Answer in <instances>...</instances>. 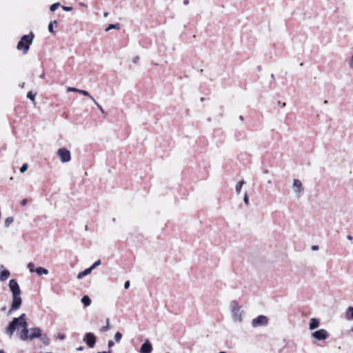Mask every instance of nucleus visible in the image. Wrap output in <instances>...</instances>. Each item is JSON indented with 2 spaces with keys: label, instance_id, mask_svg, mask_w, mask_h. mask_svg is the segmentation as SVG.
I'll use <instances>...</instances> for the list:
<instances>
[{
  "label": "nucleus",
  "instance_id": "nucleus-41",
  "mask_svg": "<svg viewBox=\"0 0 353 353\" xmlns=\"http://www.w3.org/2000/svg\"><path fill=\"white\" fill-rule=\"evenodd\" d=\"M114 345V342L112 341H109L108 342V347L110 348Z\"/></svg>",
  "mask_w": 353,
  "mask_h": 353
},
{
  "label": "nucleus",
  "instance_id": "nucleus-13",
  "mask_svg": "<svg viewBox=\"0 0 353 353\" xmlns=\"http://www.w3.org/2000/svg\"><path fill=\"white\" fill-rule=\"evenodd\" d=\"M319 326V320L318 319L312 318L310 321L309 328L310 330H314Z\"/></svg>",
  "mask_w": 353,
  "mask_h": 353
},
{
  "label": "nucleus",
  "instance_id": "nucleus-8",
  "mask_svg": "<svg viewBox=\"0 0 353 353\" xmlns=\"http://www.w3.org/2000/svg\"><path fill=\"white\" fill-rule=\"evenodd\" d=\"M268 324V319L265 316L260 315L256 318L254 319L252 321L253 327H259Z\"/></svg>",
  "mask_w": 353,
  "mask_h": 353
},
{
  "label": "nucleus",
  "instance_id": "nucleus-31",
  "mask_svg": "<svg viewBox=\"0 0 353 353\" xmlns=\"http://www.w3.org/2000/svg\"><path fill=\"white\" fill-rule=\"evenodd\" d=\"M92 101L96 104V105L97 106V108L99 109V110L103 113V114H105L104 110L103 109V108L99 104V103L94 99V100H92Z\"/></svg>",
  "mask_w": 353,
  "mask_h": 353
},
{
  "label": "nucleus",
  "instance_id": "nucleus-28",
  "mask_svg": "<svg viewBox=\"0 0 353 353\" xmlns=\"http://www.w3.org/2000/svg\"><path fill=\"white\" fill-rule=\"evenodd\" d=\"M99 265H101V260H98L97 261H95L90 267V268L92 270V271L96 268L97 266H99Z\"/></svg>",
  "mask_w": 353,
  "mask_h": 353
},
{
  "label": "nucleus",
  "instance_id": "nucleus-52",
  "mask_svg": "<svg viewBox=\"0 0 353 353\" xmlns=\"http://www.w3.org/2000/svg\"><path fill=\"white\" fill-rule=\"evenodd\" d=\"M282 106H283V107L285 106V103H283L282 104Z\"/></svg>",
  "mask_w": 353,
  "mask_h": 353
},
{
  "label": "nucleus",
  "instance_id": "nucleus-4",
  "mask_svg": "<svg viewBox=\"0 0 353 353\" xmlns=\"http://www.w3.org/2000/svg\"><path fill=\"white\" fill-rule=\"evenodd\" d=\"M230 310L233 321L236 322L242 321V315L243 311L242 310L241 307L238 304V303L236 301H232L230 302Z\"/></svg>",
  "mask_w": 353,
  "mask_h": 353
},
{
  "label": "nucleus",
  "instance_id": "nucleus-14",
  "mask_svg": "<svg viewBox=\"0 0 353 353\" xmlns=\"http://www.w3.org/2000/svg\"><path fill=\"white\" fill-rule=\"evenodd\" d=\"M10 275V273L8 270H3L0 274V281H4L7 280L9 278Z\"/></svg>",
  "mask_w": 353,
  "mask_h": 353
},
{
  "label": "nucleus",
  "instance_id": "nucleus-12",
  "mask_svg": "<svg viewBox=\"0 0 353 353\" xmlns=\"http://www.w3.org/2000/svg\"><path fill=\"white\" fill-rule=\"evenodd\" d=\"M345 317L347 321L353 320V307L349 306L345 312Z\"/></svg>",
  "mask_w": 353,
  "mask_h": 353
},
{
  "label": "nucleus",
  "instance_id": "nucleus-39",
  "mask_svg": "<svg viewBox=\"0 0 353 353\" xmlns=\"http://www.w3.org/2000/svg\"><path fill=\"white\" fill-rule=\"evenodd\" d=\"M27 202H28V200H27L26 199H23V200L21 201V205H22L23 206H25V205L27 204Z\"/></svg>",
  "mask_w": 353,
  "mask_h": 353
},
{
  "label": "nucleus",
  "instance_id": "nucleus-44",
  "mask_svg": "<svg viewBox=\"0 0 353 353\" xmlns=\"http://www.w3.org/2000/svg\"><path fill=\"white\" fill-rule=\"evenodd\" d=\"M347 238L348 240H352V236L351 235H348L347 236Z\"/></svg>",
  "mask_w": 353,
  "mask_h": 353
},
{
  "label": "nucleus",
  "instance_id": "nucleus-24",
  "mask_svg": "<svg viewBox=\"0 0 353 353\" xmlns=\"http://www.w3.org/2000/svg\"><path fill=\"white\" fill-rule=\"evenodd\" d=\"M35 96L36 93H32V92H28L27 94V97L30 99L32 101H34Z\"/></svg>",
  "mask_w": 353,
  "mask_h": 353
},
{
  "label": "nucleus",
  "instance_id": "nucleus-9",
  "mask_svg": "<svg viewBox=\"0 0 353 353\" xmlns=\"http://www.w3.org/2000/svg\"><path fill=\"white\" fill-rule=\"evenodd\" d=\"M83 340L90 347H93L96 343V337L91 332L86 333Z\"/></svg>",
  "mask_w": 353,
  "mask_h": 353
},
{
  "label": "nucleus",
  "instance_id": "nucleus-23",
  "mask_svg": "<svg viewBox=\"0 0 353 353\" xmlns=\"http://www.w3.org/2000/svg\"><path fill=\"white\" fill-rule=\"evenodd\" d=\"M54 24H57V20H54V21H51L48 25V31L51 33H54V30H53V25Z\"/></svg>",
  "mask_w": 353,
  "mask_h": 353
},
{
  "label": "nucleus",
  "instance_id": "nucleus-22",
  "mask_svg": "<svg viewBox=\"0 0 353 353\" xmlns=\"http://www.w3.org/2000/svg\"><path fill=\"white\" fill-rule=\"evenodd\" d=\"M78 93L81 94H83L84 96H87L92 101L94 100V98L92 95H90L89 94V92L86 90H78Z\"/></svg>",
  "mask_w": 353,
  "mask_h": 353
},
{
  "label": "nucleus",
  "instance_id": "nucleus-15",
  "mask_svg": "<svg viewBox=\"0 0 353 353\" xmlns=\"http://www.w3.org/2000/svg\"><path fill=\"white\" fill-rule=\"evenodd\" d=\"M92 272V270L88 268L85 270H84L83 271L79 272L77 275V279H81L82 278H83L84 276L88 275L89 274H90Z\"/></svg>",
  "mask_w": 353,
  "mask_h": 353
},
{
  "label": "nucleus",
  "instance_id": "nucleus-46",
  "mask_svg": "<svg viewBox=\"0 0 353 353\" xmlns=\"http://www.w3.org/2000/svg\"><path fill=\"white\" fill-rule=\"evenodd\" d=\"M108 15V12H105V13L103 14V16H104L105 17H106Z\"/></svg>",
  "mask_w": 353,
  "mask_h": 353
},
{
  "label": "nucleus",
  "instance_id": "nucleus-17",
  "mask_svg": "<svg viewBox=\"0 0 353 353\" xmlns=\"http://www.w3.org/2000/svg\"><path fill=\"white\" fill-rule=\"evenodd\" d=\"M81 303L84 306L88 307L91 304V299L88 296L85 295L81 299Z\"/></svg>",
  "mask_w": 353,
  "mask_h": 353
},
{
  "label": "nucleus",
  "instance_id": "nucleus-25",
  "mask_svg": "<svg viewBox=\"0 0 353 353\" xmlns=\"http://www.w3.org/2000/svg\"><path fill=\"white\" fill-rule=\"evenodd\" d=\"M122 338V334L119 332H117L114 335V340L116 342L119 343Z\"/></svg>",
  "mask_w": 353,
  "mask_h": 353
},
{
  "label": "nucleus",
  "instance_id": "nucleus-30",
  "mask_svg": "<svg viewBox=\"0 0 353 353\" xmlns=\"http://www.w3.org/2000/svg\"><path fill=\"white\" fill-rule=\"evenodd\" d=\"M28 268L29 269L30 272H35L34 265L31 262L28 263Z\"/></svg>",
  "mask_w": 353,
  "mask_h": 353
},
{
  "label": "nucleus",
  "instance_id": "nucleus-7",
  "mask_svg": "<svg viewBox=\"0 0 353 353\" xmlns=\"http://www.w3.org/2000/svg\"><path fill=\"white\" fill-rule=\"evenodd\" d=\"M312 336L317 341H323L328 338L329 334L325 329H321L312 333Z\"/></svg>",
  "mask_w": 353,
  "mask_h": 353
},
{
  "label": "nucleus",
  "instance_id": "nucleus-38",
  "mask_svg": "<svg viewBox=\"0 0 353 353\" xmlns=\"http://www.w3.org/2000/svg\"><path fill=\"white\" fill-rule=\"evenodd\" d=\"M319 246H318V245H312V250L313 251H317V250H319Z\"/></svg>",
  "mask_w": 353,
  "mask_h": 353
},
{
  "label": "nucleus",
  "instance_id": "nucleus-37",
  "mask_svg": "<svg viewBox=\"0 0 353 353\" xmlns=\"http://www.w3.org/2000/svg\"><path fill=\"white\" fill-rule=\"evenodd\" d=\"M139 57L137 56V57H135L133 59L132 62H133L134 63H137L139 61Z\"/></svg>",
  "mask_w": 353,
  "mask_h": 353
},
{
  "label": "nucleus",
  "instance_id": "nucleus-45",
  "mask_svg": "<svg viewBox=\"0 0 353 353\" xmlns=\"http://www.w3.org/2000/svg\"><path fill=\"white\" fill-rule=\"evenodd\" d=\"M44 76H45V74H44V73H43V74H41L39 76V77H40L41 79H43V78H44Z\"/></svg>",
  "mask_w": 353,
  "mask_h": 353
},
{
  "label": "nucleus",
  "instance_id": "nucleus-33",
  "mask_svg": "<svg viewBox=\"0 0 353 353\" xmlns=\"http://www.w3.org/2000/svg\"><path fill=\"white\" fill-rule=\"evenodd\" d=\"M65 338V335L63 333H59L57 335V339L59 340H63Z\"/></svg>",
  "mask_w": 353,
  "mask_h": 353
},
{
  "label": "nucleus",
  "instance_id": "nucleus-48",
  "mask_svg": "<svg viewBox=\"0 0 353 353\" xmlns=\"http://www.w3.org/2000/svg\"><path fill=\"white\" fill-rule=\"evenodd\" d=\"M239 118H240V120H241V121H243V116H240V117H239Z\"/></svg>",
  "mask_w": 353,
  "mask_h": 353
},
{
  "label": "nucleus",
  "instance_id": "nucleus-21",
  "mask_svg": "<svg viewBox=\"0 0 353 353\" xmlns=\"http://www.w3.org/2000/svg\"><path fill=\"white\" fill-rule=\"evenodd\" d=\"M120 28V24L116 23V24H110L108 27L105 30V32H108L112 29H117L119 30Z\"/></svg>",
  "mask_w": 353,
  "mask_h": 353
},
{
  "label": "nucleus",
  "instance_id": "nucleus-54",
  "mask_svg": "<svg viewBox=\"0 0 353 353\" xmlns=\"http://www.w3.org/2000/svg\"><path fill=\"white\" fill-rule=\"evenodd\" d=\"M219 353H226V352H220Z\"/></svg>",
  "mask_w": 353,
  "mask_h": 353
},
{
  "label": "nucleus",
  "instance_id": "nucleus-11",
  "mask_svg": "<svg viewBox=\"0 0 353 353\" xmlns=\"http://www.w3.org/2000/svg\"><path fill=\"white\" fill-rule=\"evenodd\" d=\"M152 346L151 343L148 341H147L143 344H142L141 349H140V352L141 353H150L152 352Z\"/></svg>",
  "mask_w": 353,
  "mask_h": 353
},
{
  "label": "nucleus",
  "instance_id": "nucleus-42",
  "mask_svg": "<svg viewBox=\"0 0 353 353\" xmlns=\"http://www.w3.org/2000/svg\"><path fill=\"white\" fill-rule=\"evenodd\" d=\"M83 350V347H82V346H80V347L77 348V351H82Z\"/></svg>",
  "mask_w": 353,
  "mask_h": 353
},
{
  "label": "nucleus",
  "instance_id": "nucleus-32",
  "mask_svg": "<svg viewBox=\"0 0 353 353\" xmlns=\"http://www.w3.org/2000/svg\"><path fill=\"white\" fill-rule=\"evenodd\" d=\"M244 202L246 205L249 204V199L247 192H245L243 197Z\"/></svg>",
  "mask_w": 353,
  "mask_h": 353
},
{
  "label": "nucleus",
  "instance_id": "nucleus-5",
  "mask_svg": "<svg viewBox=\"0 0 353 353\" xmlns=\"http://www.w3.org/2000/svg\"><path fill=\"white\" fill-rule=\"evenodd\" d=\"M292 190L297 198L301 197L304 192V188L302 182L299 179H294Z\"/></svg>",
  "mask_w": 353,
  "mask_h": 353
},
{
  "label": "nucleus",
  "instance_id": "nucleus-29",
  "mask_svg": "<svg viewBox=\"0 0 353 353\" xmlns=\"http://www.w3.org/2000/svg\"><path fill=\"white\" fill-rule=\"evenodd\" d=\"M28 168V165L27 163H23L20 168V172L21 173H24Z\"/></svg>",
  "mask_w": 353,
  "mask_h": 353
},
{
  "label": "nucleus",
  "instance_id": "nucleus-16",
  "mask_svg": "<svg viewBox=\"0 0 353 353\" xmlns=\"http://www.w3.org/2000/svg\"><path fill=\"white\" fill-rule=\"evenodd\" d=\"M38 275L48 274V270L46 268L39 267L35 268V272Z\"/></svg>",
  "mask_w": 353,
  "mask_h": 353
},
{
  "label": "nucleus",
  "instance_id": "nucleus-34",
  "mask_svg": "<svg viewBox=\"0 0 353 353\" xmlns=\"http://www.w3.org/2000/svg\"><path fill=\"white\" fill-rule=\"evenodd\" d=\"M78 90L77 88H72V87H69L68 88V92H78Z\"/></svg>",
  "mask_w": 353,
  "mask_h": 353
},
{
  "label": "nucleus",
  "instance_id": "nucleus-55",
  "mask_svg": "<svg viewBox=\"0 0 353 353\" xmlns=\"http://www.w3.org/2000/svg\"><path fill=\"white\" fill-rule=\"evenodd\" d=\"M352 330V332H353V327L352 328V330Z\"/></svg>",
  "mask_w": 353,
  "mask_h": 353
},
{
  "label": "nucleus",
  "instance_id": "nucleus-47",
  "mask_svg": "<svg viewBox=\"0 0 353 353\" xmlns=\"http://www.w3.org/2000/svg\"><path fill=\"white\" fill-rule=\"evenodd\" d=\"M323 103L324 104H327L328 101L327 100H325Z\"/></svg>",
  "mask_w": 353,
  "mask_h": 353
},
{
  "label": "nucleus",
  "instance_id": "nucleus-19",
  "mask_svg": "<svg viewBox=\"0 0 353 353\" xmlns=\"http://www.w3.org/2000/svg\"><path fill=\"white\" fill-rule=\"evenodd\" d=\"M13 221H14L13 217H12V216L7 217L4 221V226L6 228L10 227V225L13 223Z\"/></svg>",
  "mask_w": 353,
  "mask_h": 353
},
{
  "label": "nucleus",
  "instance_id": "nucleus-6",
  "mask_svg": "<svg viewBox=\"0 0 353 353\" xmlns=\"http://www.w3.org/2000/svg\"><path fill=\"white\" fill-rule=\"evenodd\" d=\"M57 154L62 163H67L70 161V152L66 148H60L57 151Z\"/></svg>",
  "mask_w": 353,
  "mask_h": 353
},
{
  "label": "nucleus",
  "instance_id": "nucleus-20",
  "mask_svg": "<svg viewBox=\"0 0 353 353\" xmlns=\"http://www.w3.org/2000/svg\"><path fill=\"white\" fill-rule=\"evenodd\" d=\"M41 340L42 341L43 343L46 346L49 345L50 343V340L47 335H43L41 336Z\"/></svg>",
  "mask_w": 353,
  "mask_h": 353
},
{
  "label": "nucleus",
  "instance_id": "nucleus-50",
  "mask_svg": "<svg viewBox=\"0 0 353 353\" xmlns=\"http://www.w3.org/2000/svg\"><path fill=\"white\" fill-rule=\"evenodd\" d=\"M1 310H2V311H5V310H6V307H3V308L1 309Z\"/></svg>",
  "mask_w": 353,
  "mask_h": 353
},
{
  "label": "nucleus",
  "instance_id": "nucleus-49",
  "mask_svg": "<svg viewBox=\"0 0 353 353\" xmlns=\"http://www.w3.org/2000/svg\"><path fill=\"white\" fill-rule=\"evenodd\" d=\"M268 183L269 184H271V183H272L271 180H269V181H268Z\"/></svg>",
  "mask_w": 353,
  "mask_h": 353
},
{
  "label": "nucleus",
  "instance_id": "nucleus-43",
  "mask_svg": "<svg viewBox=\"0 0 353 353\" xmlns=\"http://www.w3.org/2000/svg\"><path fill=\"white\" fill-rule=\"evenodd\" d=\"M183 3H184L185 5H188V4L189 3V1H188V0H184V1H183Z\"/></svg>",
  "mask_w": 353,
  "mask_h": 353
},
{
  "label": "nucleus",
  "instance_id": "nucleus-53",
  "mask_svg": "<svg viewBox=\"0 0 353 353\" xmlns=\"http://www.w3.org/2000/svg\"><path fill=\"white\" fill-rule=\"evenodd\" d=\"M24 85L25 83H23L22 85H21V87L23 88L24 87Z\"/></svg>",
  "mask_w": 353,
  "mask_h": 353
},
{
  "label": "nucleus",
  "instance_id": "nucleus-3",
  "mask_svg": "<svg viewBox=\"0 0 353 353\" xmlns=\"http://www.w3.org/2000/svg\"><path fill=\"white\" fill-rule=\"evenodd\" d=\"M34 37L32 32H30L29 34L23 35L17 43V48L18 50H23V54H26L30 48V46L33 41Z\"/></svg>",
  "mask_w": 353,
  "mask_h": 353
},
{
  "label": "nucleus",
  "instance_id": "nucleus-40",
  "mask_svg": "<svg viewBox=\"0 0 353 353\" xmlns=\"http://www.w3.org/2000/svg\"><path fill=\"white\" fill-rule=\"evenodd\" d=\"M350 66L352 69H353V55L351 57L350 62Z\"/></svg>",
  "mask_w": 353,
  "mask_h": 353
},
{
  "label": "nucleus",
  "instance_id": "nucleus-26",
  "mask_svg": "<svg viewBox=\"0 0 353 353\" xmlns=\"http://www.w3.org/2000/svg\"><path fill=\"white\" fill-rule=\"evenodd\" d=\"M59 3H53L50 8V11L54 12L59 8Z\"/></svg>",
  "mask_w": 353,
  "mask_h": 353
},
{
  "label": "nucleus",
  "instance_id": "nucleus-51",
  "mask_svg": "<svg viewBox=\"0 0 353 353\" xmlns=\"http://www.w3.org/2000/svg\"><path fill=\"white\" fill-rule=\"evenodd\" d=\"M81 5L82 6H85V7H86V6H85V4H83V3H81Z\"/></svg>",
  "mask_w": 353,
  "mask_h": 353
},
{
  "label": "nucleus",
  "instance_id": "nucleus-1",
  "mask_svg": "<svg viewBox=\"0 0 353 353\" xmlns=\"http://www.w3.org/2000/svg\"><path fill=\"white\" fill-rule=\"evenodd\" d=\"M19 327H22L23 328L20 338L22 340H26L29 339V330L28 328V323L26 319V314H22L18 318H14L7 327L6 333L9 334L10 336H12L15 330Z\"/></svg>",
  "mask_w": 353,
  "mask_h": 353
},
{
  "label": "nucleus",
  "instance_id": "nucleus-35",
  "mask_svg": "<svg viewBox=\"0 0 353 353\" xmlns=\"http://www.w3.org/2000/svg\"><path fill=\"white\" fill-rule=\"evenodd\" d=\"M62 8L65 11H70L72 9V7H66V6H63Z\"/></svg>",
  "mask_w": 353,
  "mask_h": 353
},
{
  "label": "nucleus",
  "instance_id": "nucleus-18",
  "mask_svg": "<svg viewBox=\"0 0 353 353\" xmlns=\"http://www.w3.org/2000/svg\"><path fill=\"white\" fill-rule=\"evenodd\" d=\"M244 184L245 181L243 180H241L237 183L235 187V190L237 194H239L241 192V188Z\"/></svg>",
  "mask_w": 353,
  "mask_h": 353
},
{
  "label": "nucleus",
  "instance_id": "nucleus-10",
  "mask_svg": "<svg viewBox=\"0 0 353 353\" xmlns=\"http://www.w3.org/2000/svg\"><path fill=\"white\" fill-rule=\"evenodd\" d=\"M32 333L29 334V339L33 340L36 338H40L41 336V330L39 327H33L30 329Z\"/></svg>",
  "mask_w": 353,
  "mask_h": 353
},
{
  "label": "nucleus",
  "instance_id": "nucleus-2",
  "mask_svg": "<svg viewBox=\"0 0 353 353\" xmlns=\"http://www.w3.org/2000/svg\"><path fill=\"white\" fill-rule=\"evenodd\" d=\"M9 288L12 294V302L11 308L9 311V313H10L12 310H16L20 307L22 300L20 296L21 290L16 280L11 279L10 281Z\"/></svg>",
  "mask_w": 353,
  "mask_h": 353
},
{
  "label": "nucleus",
  "instance_id": "nucleus-27",
  "mask_svg": "<svg viewBox=\"0 0 353 353\" xmlns=\"http://www.w3.org/2000/svg\"><path fill=\"white\" fill-rule=\"evenodd\" d=\"M110 329V325H109V320L107 319V323H106V325L103 326L101 328V332H106L108 331V330Z\"/></svg>",
  "mask_w": 353,
  "mask_h": 353
},
{
  "label": "nucleus",
  "instance_id": "nucleus-36",
  "mask_svg": "<svg viewBox=\"0 0 353 353\" xmlns=\"http://www.w3.org/2000/svg\"><path fill=\"white\" fill-rule=\"evenodd\" d=\"M130 287V281H127L124 283V288L125 289H128Z\"/></svg>",
  "mask_w": 353,
  "mask_h": 353
}]
</instances>
